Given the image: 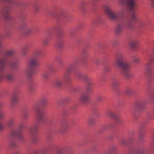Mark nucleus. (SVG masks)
I'll list each match as a JSON object with an SVG mask.
<instances>
[{"label":"nucleus","mask_w":154,"mask_h":154,"mask_svg":"<svg viewBox=\"0 0 154 154\" xmlns=\"http://www.w3.org/2000/svg\"><path fill=\"white\" fill-rule=\"evenodd\" d=\"M115 65L120 67L121 73L126 78L129 79L132 77V75L130 72V66L126 62L124 55L121 53H119L115 61Z\"/></svg>","instance_id":"obj_1"},{"label":"nucleus","mask_w":154,"mask_h":154,"mask_svg":"<svg viewBox=\"0 0 154 154\" xmlns=\"http://www.w3.org/2000/svg\"><path fill=\"white\" fill-rule=\"evenodd\" d=\"M105 10L109 17L113 20L123 19L125 12V9L118 12L113 11L112 10L111 7L109 5L105 6Z\"/></svg>","instance_id":"obj_2"},{"label":"nucleus","mask_w":154,"mask_h":154,"mask_svg":"<svg viewBox=\"0 0 154 154\" xmlns=\"http://www.w3.org/2000/svg\"><path fill=\"white\" fill-rule=\"evenodd\" d=\"M17 60L15 57H12L11 60L7 63H5V60H0V81L2 78V72L4 70L5 66H8L12 69L16 68L17 64Z\"/></svg>","instance_id":"obj_3"},{"label":"nucleus","mask_w":154,"mask_h":154,"mask_svg":"<svg viewBox=\"0 0 154 154\" xmlns=\"http://www.w3.org/2000/svg\"><path fill=\"white\" fill-rule=\"evenodd\" d=\"M37 65V60L35 58H32L29 60V66L30 68L27 67L26 70V75L29 78H30L34 73V70L32 68L36 66Z\"/></svg>","instance_id":"obj_4"},{"label":"nucleus","mask_w":154,"mask_h":154,"mask_svg":"<svg viewBox=\"0 0 154 154\" xmlns=\"http://www.w3.org/2000/svg\"><path fill=\"white\" fill-rule=\"evenodd\" d=\"M39 127L38 124H35L30 128V136L33 142H35L37 140V132Z\"/></svg>","instance_id":"obj_5"},{"label":"nucleus","mask_w":154,"mask_h":154,"mask_svg":"<svg viewBox=\"0 0 154 154\" xmlns=\"http://www.w3.org/2000/svg\"><path fill=\"white\" fill-rule=\"evenodd\" d=\"M153 62H154V55H151L147 62L145 64L146 72L149 75H151L152 73V65Z\"/></svg>","instance_id":"obj_6"},{"label":"nucleus","mask_w":154,"mask_h":154,"mask_svg":"<svg viewBox=\"0 0 154 154\" xmlns=\"http://www.w3.org/2000/svg\"><path fill=\"white\" fill-rule=\"evenodd\" d=\"M69 80V77L66 73L64 74L63 78L62 79H56L54 81V83L56 86H60L64 82H68Z\"/></svg>","instance_id":"obj_7"},{"label":"nucleus","mask_w":154,"mask_h":154,"mask_svg":"<svg viewBox=\"0 0 154 154\" xmlns=\"http://www.w3.org/2000/svg\"><path fill=\"white\" fill-rule=\"evenodd\" d=\"M24 127L23 124H20L19 126V130L18 131H13L11 133V136L13 137L18 138L20 140H22L23 139V136L21 134L20 131Z\"/></svg>","instance_id":"obj_8"},{"label":"nucleus","mask_w":154,"mask_h":154,"mask_svg":"<svg viewBox=\"0 0 154 154\" xmlns=\"http://www.w3.org/2000/svg\"><path fill=\"white\" fill-rule=\"evenodd\" d=\"M121 2L122 3H126L132 11L133 10L136 3V0H121Z\"/></svg>","instance_id":"obj_9"},{"label":"nucleus","mask_w":154,"mask_h":154,"mask_svg":"<svg viewBox=\"0 0 154 154\" xmlns=\"http://www.w3.org/2000/svg\"><path fill=\"white\" fill-rule=\"evenodd\" d=\"M36 116L37 122L38 123H42L43 121L44 114L43 112L36 108Z\"/></svg>","instance_id":"obj_10"},{"label":"nucleus","mask_w":154,"mask_h":154,"mask_svg":"<svg viewBox=\"0 0 154 154\" xmlns=\"http://www.w3.org/2000/svg\"><path fill=\"white\" fill-rule=\"evenodd\" d=\"M125 23H124L122 22L119 23L117 24L115 29V32L117 34H119L121 33L125 26Z\"/></svg>","instance_id":"obj_11"},{"label":"nucleus","mask_w":154,"mask_h":154,"mask_svg":"<svg viewBox=\"0 0 154 154\" xmlns=\"http://www.w3.org/2000/svg\"><path fill=\"white\" fill-rule=\"evenodd\" d=\"M10 8L9 7H5L3 10L2 14L4 17L7 20L10 19L9 12Z\"/></svg>","instance_id":"obj_12"},{"label":"nucleus","mask_w":154,"mask_h":154,"mask_svg":"<svg viewBox=\"0 0 154 154\" xmlns=\"http://www.w3.org/2000/svg\"><path fill=\"white\" fill-rule=\"evenodd\" d=\"M145 105V103L143 100H139L136 102L134 107V109H143Z\"/></svg>","instance_id":"obj_13"},{"label":"nucleus","mask_w":154,"mask_h":154,"mask_svg":"<svg viewBox=\"0 0 154 154\" xmlns=\"http://www.w3.org/2000/svg\"><path fill=\"white\" fill-rule=\"evenodd\" d=\"M16 53L15 51L13 49H10L6 50L4 53L5 56L7 57H11Z\"/></svg>","instance_id":"obj_14"},{"label":"nucleus","mask_w":154,"mask_h":154,"mask_svg":"<svg viewBox=\"0 0 154 154\" xmlns=\"http://www.w3.org/2000/svg\"><path fill=\"white\" fill-rule=\"evenodd\" d=\"M63 36V34L60 33L58 35L59 39L57 42V45L58 47L60 48H62L63 45L64 41L61 39V38Z\"/></svg>","instance_id":"obj_15"},{"label":"nucleus","mask_w":154,"mask_h":154,"mask_svg":"<svg viewBox=\"0 0 154 154\" xmlns=\"http://www.w3.org/2000/svg\"><path fill=\"white\" fill-rule=\"evenodd\" d=\"M136 20V17L135 15L133 14H132L131 18L130 21H129L127 23V27L130 29L132 28L133 27V25L131 22H134Z\"/></svg>","instance_id":"obj_16"},{"label":"nucleus","mask_w":154,"mask_h":154,"mask_svg":"<svg viewBox=\"0 0 154 154\" xmlns=\"http://www.w3.org/2000/svg\"><path fill=\"white\" fill-rule=\"evenodd\" d=\"M107 115L111 118H114L116 120L117 123H119L118 120L119 118L115 116V114L112 111L109 110L106 113Z\"/></svg>","instance_id":"obj_17"},{"label":"nucleus","mask_w":154,"mask_h":154,"mask_svg":"<svg viewBox=\"0 0 154 154\" xmlns=\"http://www.w3.org/2000/svg\"><path fill=\"white\" fill-rule=\"evenodd\" d=\"M75 77L80 79L86 80L87 76L85 74H83L82 73L78 72L75 74Z\"/></svg>","instance_id":"obj_18"},{"label":"nucleus","mask_w":154,"mask_h":154,"mask_svg":"<svg viewBox=\"0 0 154 154\" xmlns=\"http://www.w3.org/2000/svg\"><path fill=\"white\" fill-rule=\"evenodd\" d=\"M119 81L117 78H112L111 79V84L112 87L114 88L118 87L119 85Z\"/></svg>","instance_id":"obj_19"},{"label":"nucleus","mask_w":154,"mask_h":154,"mask_svg":"<svg viewBox=\"0 0 154 154\" xmlns=\"http://www.w3.org/2000/svg\"><path fill=\"white\" fill-rule=\"evenodd\" d=\"M139 42L138 40L137 39H134L132 40L129 43V45L130 47L132 49H134L136 48L137 45Z\"/></svg>","instance_id":"obj_20"},{"label":"nucleus","mask_w":154,"mask_h":154,"mask_svg":"<svg viewBox=\"0 0 154 154\" xmlns=\"http://www.w3.org/2000/svg\"><path fill=\"white\" fill-rule=\"evenodd\" d=\"M89 98L87 94H82L80 97V100L84 102H86L89 100Z\"/></svg>","instance_id":"obj_21"},{"label":"nucleus","mask_w":154,"mask_h":154,"mask_svg":"<svg viewBox=\"0 0 154 154\" xmlns=\"http://www.w3.org/2000/svg\"><path fill=\"white\" fill-rule=\"evenodd\" d=\"M87 83V92H89L91 91L92 88V82L89 80H87L86 82Z\"/></svg>","instance_id":"obj_22"},{"label":"nucleus","mask_w":154,"mask_h":154,"mask_svg":"<svg viewBox=\"0 0 154 154\" xmlns=\"http://www.w3.org/2000/svg\"><path fill=\"white\" fill-rule=\"evenodd\" d=\"M50 74L48 71H45L41 75V77L44 80L47 79L49 77Z\"/></svg>","instance_id":"obj_23"},{"label":"nucleus","mask_w":154,"mask_h":154,"mask_svg":"<svg viewBox=\"0 0 154 154\" xmlns=\"http://www.w3.org/2000/svg\"><path fill=\"white\" fill-rule=\"evenodd\" d=\"M15 120L14 119H9L8 122V124L9 126L11 127L15 125Z\"/></svg>","instance_id":"obj_24"},{"label":"nucleus","mask_w":154,"mask_h":154,"mask_svg":"<svg viewBox=\"0 0 154 154\" xmlns=\"http://www.w3.org/2000/svg\"><path fill=\"white\" fill-rule=\"evenodd\" d=\"M9 81H12L13 79V76L11 74H8L4 76Z\"/></svg>","instance_id":"obj_25"},{"label":"nucleus","mask_w":154,"mask_h":154,"mask_svg":"<svg viewBox=\"0 0 154 154\" xmlns=\"http://www.w3.org/2000/svg\"><path fill=\"white\" fill-rule=\"evenodd\" d=\"M73 67L72 66H69L67 68V69L66 72L64 73V74H65V73H66L69 76V75L68 74V73H69L71 72L73 70Z\"/></svg>","instance_id":"obj_26"},{"label":"nucleus","mask_w":154,"mask_h":154,"mask_svg":"<svg viewBox=\"0 0 154 154\" xmlns=\"http://www.w3.org/2000/svg\"><path fill=\"white\" fill-rule=\"evenodd\" d=\"M18 101L17 99V97H14L11 99V103L12 104L16 103Z\"/></svg>","instance_id":"obj_27"},{"label":"nucleus","mask_w":154,"mask_h":154,"mask_svg":"<svg viewBox=\"0 0 154 154\" xmlns=\"http://www.w3.org/2000/svg\"><path fill=\"white\" fill-rule=\"evenodd\" d=\"M41 51L40 50H37L35 51L33 53L34 54L35 56H38L40 55Z\"/></svg>","instance_id":"obj_28"},{"label":"nucleus","mask_w":154,"mask_h":154,"mask_svg":"<svg viewBox=\"0 0 154 154\" xmlns=\"http://www.w3.org/2000/svg\"><path fill=\"white\" fill-rule=\"evenodd\" d=\"M116 151L117 149L116 147L114 146H112L110 149V152L111 153L115 152Z\"/></svg>","instance_id":"obj_29"},{"label":"nucleus","mask_w":154,"mask_h":154,"mask_svg":"<svg viewBox=\"0 0 154 154\" xmlns=\"http://www.w3.org/2000/svg\"><path fill=\"white\" fill-rule=\"evenodd\" d=\"M25 31L26 33H29L32 32V29L30 28H26L25 29Z\"/></svg>","instance_id":"obj_30"},{"label":"nucleus","mask_w":154,"mask_h":154,"mask_svg":"<svg viewBox=\"0 0 154 154\" xmlns=\"http://www.w3.org/2000/svg\"><path fill=\"white\" fill-rule=\"evenodd\" d=\"M144 152L145 150L144 149H140L137 151L136 153L138 154H142Z\"/></svg>","instance_id":"obj_31"},{"label":"nucleus","mask_w":154,"mask_h":154,"mask_svg":"<svg viewBox=\"0 0 154 154\" xmlns=\"http://www.w3.org/2000/svg\"><path fill=\"white\" fill-rule=\"evenodd\" d=\"M47 99L46 98H43L42 100V103L43 105H45L47 102Z\"/></svg>","instance_id":"obj_32"},{"label":"nucleus","mask_w":154,"mask_h":154,"mask_svg":"<svg viewBox=\"0 0 154 154\" xmlns=\"http://www.w3.org/2000/svg\"><path fill=\"white\" fill-rule=\"evenodd\" d=\"M43 42L44 45H47L49 43V40L48 39H45L43 40Z\"/></svg>","instance_id":"obj_33"},{"label":"nucleus","mask_w":154,"mask_h":154,"mask_svg":"<svg viewBox=\"0 0 154 154\" xmlns=\"http://www.w3.org/2000/svg\"><path fill=\"white\" fill-rule=\"evenodd\" d=\"M103 97L102 96H98L97 97V100L98 101H102L103 99Z\"/></svg>","instance_id":"obj_34"},{"label":"nucleus","mask_w":154,"mask_h":154,"mask_svg":"<svg viewBox=\"0 0 154 154\" xmlns=\"http://www.w3.org/2000/svg\"><path fill=\"white\" fill-rule=\"evenodd\" d=\"M140 59L136 57H134L133 58V61L136 63H138L139 62Z\"/></svg>","instance_id":"obj_35"},{"label":"nucleus","mask_w":154,"mask_h":154,"mask_svg":"<svg viewBox=\"0 0 154 154\" xmlns=\"http://www.w3.org/2000/svg\"><path fill=\"white\" fill-rule=\"evenodd\" d=\"M88 122L91 125L93 124L94 123V120L92 119H90L89 120Z\"/></svg>","instance_id":"obj_36"},{"label":"nucleus","mask_w":154,"mask_h":154,"mask_svg":"<svg viewBox=\"0 0 154 154\" xmlns=\"http://www.w3.org/2000/svg\"><path fill=\"white\" fill-rule=\"evenodd\" d=\"M48 69H50V70H52L53 69V65L52 64H49V65L48 66Z\"/></svg>","instance_id":"obj_37"},{"label":"nucleus","mask_w":154,"mask_h":154,"mask_svg":"<svg viewBox=\"0 0 154 154\" xmlns=\"http://www.w3.org/2000/svg\"><path fill=\"white\" fill-rule=\"evenodd\" d=\"M144 24V23L143 22H140L139 23V26L141 27L143 26Z\"/></svg>","instance_id":"obj_38"},{"label":"nucleus","mask_w":154,"mask_h":154,"mask_svg":"<svg viewBox=\"0 0 154 154\" xmlns=\"http://www.w3.org/2000/svg\"><path fill=\"white\" fill-rule=\"evenodd\" d=\"M28 117V114L27 113H25L23 115V117L24 119H26Z\"/></svg>","instance_id":"obj_39"},{"label":"nucleus","mask_w":154,"mask_h":154,"mask_svg":"<svg viewBox=\"0 0 154 154\" xmlns=\"http://www.w3.org/2000/svg\"><path fill=\"white\" fill-rule=\"evenodd\" d=\"M151 5L152 8H154V0H151Z\"/></svg>","instance_id":"obj_40"},{"label":"nucleus","mask_w":154,"mask_h":154,"mask_svg":"<svg viewBox=\"0 0 154 154\" xmlns=\"http://www.w3.org/2000/svg\"><path fill=\"white\" fill-rule=\"evenodd\" d=\"M121 143L122 144H125L126 143V141L125 140L123 139L122 140Z\"/></svg>","instance_id":"obj_41"},{"label":"nucleus","mask_w":154,"mask_h":154,"mask_svg":"<svg viewBox=\"0 0 154 154\" xmlns=\"http://www.w3.org/2000/svg\"><path fill=\"white\" fill-rule=\"evenodd\" d=\"M2 39V36H1L0 37V47H2V43L1 42V40Z\"/></svg>","instance_id":"obj_42"},{"label":"nucleus","mask_w":154,"mask_h":154,"mask_svg":"<svg viewBox=\"0 0 154 154\" xmlns=\"http://www.w3.org/2000/svg\"><path fill=\"white\" fill-rule=\"evenodd\" d=\"M23 54H26V51L25 50H23Z\"/></svg>","instance_id":"obj_43"},{"label":"nucleus","mask_w":154,"mask_h":154,"mask_svg":"<svg viewBox=\"0 0 154 154\" xmlns=\"http://www.w3.org/2000/svg\"><path fill=\"white\" fill-rule=\"evenodd\" d=\"M11 145L13 146H14L15 145V144H11Z\"/></svg>","instance_id":"obj_44"},{"label":"nucleus","mask_w":154,"mask_h":154,"mask_svg":"<svg viewBox=\"0 0 154 154\" xmlns=\"http://www.w3.org/2000/svg\"><path fill=\"white\" fill-rule=\"evenodd\" d=\"M14 154H19L18 152H16L14 153Z\"/></svg>","instance_id":"obj_45"}]
</instances>
